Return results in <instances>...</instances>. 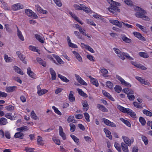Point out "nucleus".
I'll list each match as a JSON object with an SVG mask.
<instances>
[{
  "mask_svg": "<svg viewBox=\"0 0 152 152\" xmlns=\"http://www.w3.org/2000/svg\"><path fill=\"white\" fill-rule=\"evenodd\" d=\"M53 56L56 59L57 62L60 64H64V62L61 59L60 57L55 54L53 55Z\"/></svg>",
  "mask_w": 152,
  "mask_h": 152,
  "instance_id": "42",
  "label": "nucleus"
},
{
  "mask_svg": "<svg viewBox=\"0 0 152 152\" xmlns=\"http://www.w3.org/2000/svg\"><path fill=\"white\" fill-rule=\"evenodd\" d=\"M77 91H78L79 94L81 96L86 98L88 97L87 95L84 93L82 89L79 88L77 89Z\"/></svg>",
  "mask_w": 152,
  "mask_h": 152,
  "instance_id": "35",
  "label": "nucleus"
},
{
  "mask_svg": "<svg viewBox=\"0 0 152 152\" xmlns=\"http://www.w3.org/2000/svg\"><path fill=\"white\" fill-rule=\"evenodd\" d=\"M59 135L62 137L63 140H65L66 139V134L64 132L63 128L61 126H59Z\"/></svg>",
  "mask_w": 152,
  "mask_h": 152,
  "instance_id": "17",
  "label": "nucleus"
},
{
  "mask_svg": "<svg viewBox=\"0 0 152 152\" xmlns=\"http://www.w3.org/2000/svg\"><path fill=\"white\" fill-rule=\"evenodd\" d=\"M101 72L102 73V75L104 77H105L106 76V74L108 73V71L106 69H102L101 70Z\"/></svg>",
  "mask_w": 152,
  "mask_h": 152,
  "instance_id": "54",
  "label": "nucleus"
},
{
  "mask_svg": "<svg viewBox=\"0 0 152 152\" xmlns=\"http://www.w3.org/2000/svg\"><path fill=\"white\" fill-rule=\"evenodd\" d=\"M50 71L51 75V79L54 80L56 79V73L54 70L52 68L50 69Z\"/></svg>",
  "mask_w": 152,
  "mask_h": 152,
  "instance_id": "33",
  "label": "nucleus"
},
{
  "mask_svg": "<svg viewBox=\"0 0 152 152\" xmlns=\"http://www.w3.org/2000/svg\"><path fill=\"white\" fill-rule=\"evenodd\" d=\"M82 104L83 107V110L84 111H87L89 108V106L87 102L86 101H84L82 102Z\"/></svg>",
  "mask_w": 152,
  "mask_h": 152,
  "instance_id": "41",
  "label": "nucleus"
},
{
  "mask_svg": "<svg viewBox=\"0 0 152 152\" xmlns=\"http://www.w3.org/2000/svg\"><path fill=\"white\" fill-rule=\"evenodd\" d=\"M104 131L106 134V135L107 137H108L110 139H112V136L111 135L110 132L107 129L104 128Z\"/></svg>",
  "mask_w": 152,
  "mask_h": 152,
  "instance_id": "36",
  "label": "nucleus"
},
{
  "mask_svg": "<svg viewBox=\"0 0 152 152\" xmlns=\"http://www.w3.org/2000/svg\"><path fill=\"white\" fill-rule=\"evenodd\" d=\"M58 77L63 82L65 83H68L69 81V80L66 77L61 75L58 74Z\"/></svg>",
  "mask_w": 152,
  "mask_h": 152,
  "instance_id": "45",
  "label": "nucleus"
},
{
  "mask_svg": "<svg viewBox=\"0 0 152 152\" xmlns=\"http://www.w3.org/2000/svg\"><path fill=\"white\" fill-rule=\"evenodd\" d=\"M81 45L83 46H84L86 50H88L91 53H94V51L93 49L89 45H86L84 43H81Z\"/></svg>",
  "mask_w": 152,
  "mask_h": 152,
  "instance_id": "43",
  "label": "nucleus"
},
{
  "mask_svg": "<svg viewBox=\"0 0 152 152\" xmlns=\"http://www.w3.org/2000/svg\"><path fill=\"white\" fill-rule=\"evenodd\" d=\"M35 6L36 9L39 12L44 14H46L48 13L47 10H43L39 5H36Z\"/></svg>",
  "mask_w": 152,
  "mask_h": 152,
  "instance_id": "20",
  "label": "nucleus"
},
{
  "mask_svg": "<svg viewBox=\"0 0 152 152\" xmlns=\"http://www.w3.org/2000/svg\"><path fill=\"white\" fill-rule=\"evenodd\" d=\"M4 58L6 62H10L12 61V59L10 57H8L7 55H5Z\"/></svg>",
  "mask_w": 152,
  "mask_h": 152,
  "instance_id": "51",
  "label": "nucleus"
},
{
  "mask_svg": "<svg viewBox=\"0 0 152 152\" xmlns=\"http://www.w3.org/2000/svg\"><path fill=\"white\" fill-rule=\"evenodd\" d=\"M80 4L79 5L77 4H74L73 5V7L76 10H82V7L80 6Z\"/></svg>",
  "mask_w": 152,
  "mask_h": 152,
  "instance_id": "57",
  "label": "nucleus"
},
{
  "mask_svg": "<svg viewBox=\"0 0 152 152\" xmlns=\"http://www.w3.org/2000/svg\"><path fill=\"white\" fill-rule=\"evenodd\" d=\"M37 140V144L38 145H43L44 141L42 137L39 136H38Z\"/></svg>",
  "mask_w": 152,
  "mask_h": 152,
  "instance_id": "32",
  "label": "nucleus"
},
{
  "mask_svg": "<svg viewBox=\"0 0 152 152\" xmlns=\"http://www.w3.org/2000/svg\"><path fill=\"white\" fill-rule=\"evenodd\" d=\"M116 77L117 79L121 82V83L123 85L126 86L127 87H131L132 85L130 83L126 81L121 77L118 75H116Z\"/></svg>",
  "mask_w": 152,
  "mask_h": 152,
  "instance_id": "5",
  "label": "nucleus"
},
{
  "mask_svg": "<svg viewBox=\"0 0 152 152\" xmlns=\"http://www.w3.org/2000/svg\"><path fill=\"white\" fill-rule=\"evenodd\" d=\"M12 8L13 10H17L22 9L20 4L18 3L14 4L12 7Z\"/></svg>",
  "mask_w": 152,
  "mask_h": 152,
  "instance_id": "34",
  "label": "nucleus"
},
{
  "mask_svg": "<svg viewBox=\"0 0 152 152\" xmlns=\"http://www.w3.org/2000/svg\"><path fill=\"white\" fill-rule=\"evenodd\" d=\"M16 54L20 60L23 61L24 63L26 64V61L24 60L25 57L20 51L17 52Z\"/></svg>",
  "mask_w": 152,
  "mask_h": 152,
  "instance_id": "30",
  "label": "nucleus"
},
{
  "mask_svg": "<svg viewBox=\"0 0 152 152\" xmlns=\"http://www.w3.org/2000/svg\"><path fill=\"white\" fill-rule=\"evenodd\" d=\"M69 14L76 21L78 22L81 25L83 24V23L82 22V21L80 20L78 18L74 13L70 12H69Z\"/></svg>",
  "mask_w": 152,
  "mask_h": 152,
  "instance_id": "29",
  "label": "nucleus"
},
{
  "mask_svg": "<svg viewBox=\"0 0 152 152\" xmlns=\"http://www.w3.org/2000/svg\"><path fill=\"white\" fill-rule=\"evenodd\" d=\"M7 119L4 118H0V124L1 125H5L7 123Z\"/></svg>",
  "mask_w": 152,
  "mask_h": 152,
  "instance_id": "48",
  "label": "nucleus"
},
{
  "mask_svg": "<svg viewBox=\"0 0 152 152\" xmlns=\"http://www.w3.org/2000/svg\"><path fill=\"white\" fill-rule=\"evenodd\" d=\"M121 147L122 150L124 152H128L129 149L127 145L124 143H122L121 144Z\"/></svg>",
  "mask_w": 152,
  "mask_h": 152,
  "instance_id": "46",
  "label": "nucleus"
},
{
  "mask_svg": "<svg viewBox=\"0 0 152 152\" xmlns=\"http://www.w3.org/2000/svg\"><path fill=\"white\" fill-rule=\"evenodd\" d=\"M122 24H123L125 28H132L133 27V26L130 24H129L126 23H125L123 22H122Z\"/></svg>",
  "mask_w": 152,
  "mask_h": 152,
  "instance_id": "62",
  "label": "nucleus"
},
{
  "mask_svg": "<svg viewBox=\"0 0 152 152\" xmlns=\"http://www.w3.org/2000/svg\"><path fill=\"white\" fill-rule=\"evenodd\" d=\"M28 49L30 50L37 52L38 53L40 52V50L38 49V48L37 47L32 45H30L28 47Z\"/></svg>",
  "mask_w": 152,
  "mask_h": 152,
  "instance_id": "40",
  "label": "nucleus"
},
{
  "mask_svg": "<svg viewBox=\"0 0 152 152\" xmlns=\"http://www.w3.org/2000/svg\"><path fill=\"white\" fill-rule=\"evenodd\" d=\"M120 120L126 126L129 127H131V124L130 122L126 120H125L123 118H120Z\"/></svg>",
  "mask_w": 152,
  "mask_h": 152,
  "instance_id": "47",
  "label": "nucleus"
},
{
  "mask_svg": "<svg viewBox=\"0 0 152 152\" xmlns=\"http://www.w3.org/2000/svg\"><path fill=\"white\" fill-rule=\"evenodd\" d=\"M120 37L123 41L126 43H130L132 42L131 39L127 37L124 34H121L120 36Z\"/></svg>",
  "mask_w": 152,
  "mask_h": 152,
  "instance_id": "14",
  "label": "nucleus"
},
{
  "mask_svg": "<svg viewBox=\"0 0 152 152\" xmlns=\"http://www.w3.org/2000/svg\"><path fill=\"white\" fill-rule=\"evenodd\" d=\"M37 93L39 96L43 95L47 93L48 91L46 89H41L39 85H38L37 86Z\"/></svg>",
  "mask_w": 152,
  "mask_h": 152,
  "instance_id": "9",
  "label": "nucleus"
},
{
  "mask_svg": "<svg viewBox=\"0 0 152 152\" xmlns=\"http://www.w3.org/2000/svg\"><path fill=\"white\" fill-rule=\"evenodd\" d=\"M132 64L135 66V67L140 69L142 70H145L147 69V68L144 66L142 65L141 64H138L135 62L132 61L131 62Z\"/></svg>",
  "mask_w": 152,
  "mask_h": 152,
  "instance_id": "13",
  "label": "nucleus"
},
{
  "mask_svg": "<svg viewBox=\"0 0 152 152\" xmlns=\"http://www.w3.org/2000/svg\"><path fill=\"white\" fill-rule=\"evenodd\" d=\"M97 107L99 110L104 112H107L108 111V110L104 106L100 104H98Z\"/></svg>",
  "mask_w": 152,
  "mask_h": 152,
  "instance_id": "28",
  "label": "nucleus"
},
{
  "mask_svg": "<svg viewBox=\"0 0 152 152\" xmlns=\"http://www.w3.org/2000/svg\"><path fill=\"white\" fill-rule=\"evenodd\" d=\"M108 10L115 15H117L118 12H120V9L116 6H111L110 7L108 8Z\"/></svg>",
  "mask_w": 152,
  "mask_h": 152,
  "instance_id": "6",
  "label": "nucleus"
},
{
  "mask_svg": "<svg viewBox=\"0 0 152 152\" xmlns=\"http://www.w3.org/2000/svg\"><path fill=\"white\" fill-rule=\"evenodd\" d=\"M16 88V87L15 86L8 87L6 88V91L7 92H12L15 91Z\"/></svg>",
  "mask_w": 152,
  "mask_h": 152,
  "instance_id": "39",
  "label": "nucleus"
},
{
  "mask_svg": "<svg viewBox=\"0 0 152 152\" xmlns=\"http://www.w3.org/2000/svg\"><path fill=\"white\" fill-rule=\"evenodd\" d=\"M102 93L105 96L110 99L111 101H114L115 100L114 99L112 96L109 93L107 92L104 90H102Z\"/></svg>",
  "mask_w": 152,
  "mask_h": 152,
  "instance_id": "26",
  "label": "nucleus"
},
{
  "mask_svg": "<svg viewBox=\"0 0 152 152\" xmlns=\"http://www.w3.org/2000/svg\"><path fill=\"white\" fill-rule=\"evenodd\" d=\"M135 78L142 84H143L146 85H149L150 84L149 82L145 81L144 79L140 77L136 76Z\"/></svg>",
  "mask_w": 152,
  "mask_h": 152,
  "instance_id": "21",
  "label": "nucleus"
},
{
  "mask_svg": "<svg viewBox=\"0 0 152 152\" xmlns=\"http://www.w3.org/2000/svg\"><path fill=\"white\" fill-rule=\"evenodd\" d=\"M117 107L120 111L122 112L126 113L133 118H135L136 117V115L135 113L133 112L131 109L125 108L119 104L117 105Z\"/></svg>",
  "mask_w": 152,
  "mask_h": 152,
  "instance_id": "3",
  "label": "nucleus"
},
{
  "mask_svg": "<svg viewBox=\"0 0 152 152\" xmlns=\"http://www.w3.org/2000/svg\"><path fill=\"white\" fill-rule=\"evenodd\" d=\"M72 53L78 61L80 62H82V58L78 53L75 51H73Z\"/></svg>",
  "mask_w": 152,
  "mask_h": 152,
  "instance_id": "27",
  "label": "nucleus"
},
{
  "mask_svg": "<svg viewBox=\"0 0 152 152\" xmlns=\"http://www.w3.org/2000/svg\"><path fill=\"white\" fill-rule=\"evenodd\" d=\"M82 7V10L86 12H90L91 10L88 7H83V4H80Z\"/></svg>",
  "mask_w": 152,
  "mask_h": 152,
  "instance_id": "61",
  "label": "nucleus"
},
{
  "mask_svg": "<svg viewBox=\"0 0 152 152\" xmlns=\"http://www.w3.org/2000/svg\"><path fill=\"white\" fill-rule=\"evenodd\" d=\"M113 49L118 56L122 60H124L125 59V57L130 60H132L134 59L133 58L131 57L129 54L127 53H122L117 48H114Z\"/></svg>",
  "mask_w": 152,
  "mask_h": 152,
  "instance_id": "2",
  "label": "nucleus"
},
{
  "mask_svg": "<svg viewBox=\"0 0 152 152\" xmlns=\"http://www.w3.org/2000/svg\"><path fill=\"white\" fill-rule=\"evenodd\" d=\"M143 113L147 116L151 117L152 116V113L146 110H142Z\"/></svg>",
  "mask_w": 152,
  "mask_h": 152,
  "instance_id": "50",
  "label": "nucleus"
},
{
  "mask_svg": "<svg viewBox=\"0 0 152 152\" xmlns=\"http://www.w3.org/2000/svg\"><path fill=\"white\" fill-rule=\"evenodd\" d=\"M28 130V127L27 126H23L17 128L16 130L20 132H25Z\"/></svg>",
  "mask_w": 152,
  "mask_h": 152,
  "instance_id": "37",
  "label": "nucleus"
},
{
  "mask_svg": "<svg viewBox=\"0 0 152 152\" xmlns=\"http://www.w3.org/2000/svg\"><path fill=\"white\" fill-rule=\"evenodd\" d=\"M89 77L90 78L91 82L93 85L95 86L96 87L99 86V83L96 79L92 77L91 76H89Z\"/></svg>",
  "mask_w": 152,
  "mask_h": 152,
  "instance_id": "25",
  "label": "nucleus"
},
{
  "mask_svg": "<svg viewBox=\"0 0 152 152\" xmlns=\"http://www.w3.org/2000/svg\"><path fill=\"white\" fill-rule=\"evenodd\" d=\"M5 116L8 119H10L11 120H15L16 116L15 114L13 115L12 113H7L5 114Z\"/></svg>",
  "mask_w": 152,
  "mask_h": 152,
  "instance_id": "15",
  "label": "nucleus"
},
{
  "mask_svg": "<svg viewBox=\"0 0 152 152\" xmlns=\"http://www.w3.org/2000/svg\"><path fill=\"white\" fill-rule=\"evenodd\" d=\"M37 61L42 65L44 67H45L46 66V63L45 61H43L41 58H38L37 59Z\"/></svg>",
  "mask_w": 152,
  "mask_h": 152,
  "instance_id": "44",
  "label": "nucleus"
},
{
  "mask_svg": "<svg viewBox=\"0 0 152 152\" xmlns=\"http://www.w3.org/2000/svg\"><path fill=\"white\" fill-rule=\"evenodd\" d=\"M139 55L141 57L144 58H147L149 56L147 53L144 52H140L139 53Z\"/></svg>",
  "mask_w": 152,
  "mask_h": 152,
  "instance_id": "49",
  "label": "nucleus"
},
{
  "mask_svg": "<svg viewBox=\"0 0 152 152\" xmlns=\"http://www.w3.org/2000/svg\"><path fill=\"white\" fill-rule=\"evenodd\" d=\"M17 28V34L19 38L21 40L23 41L24 40V37L22 34V32L19 30L17 26H16Z\"/></svg>",
  "mask_w": 152,
  "mask_h": 152,
  "instance_id": "16",
  "label": "nucleus"
},
{
  "mask_svg": "<svg viewBox=\"0 0 152 152\" xmlns=\"http://www.w3.org/2000/svg\"><path fill=\"white\" fill-rule=\"evenodd\" d=\"M107 86L110 88H112L113 87V84L110 81H108L106 82Z\"/></svg>",
  "mask_w": 152,
  "mask_h": 152,
  "instance_id": "64",
  "label": "nucleus"
},
{
  "mask_svg": "<svg viewBox=\"0 0 152 152\" xmlns=\"http://www.w3.org/2000/svg\"><path fill=\"white\" fill-rule=\"evenodd\" d=\"M24 136V134L20 132L16 133L14 135V137L15 138H18L20 139H23Z\"/></svg>",
  "mask_w": 152,
  "mask_h": 152,
  "instance_id": "31",
  "label": "nucleus"
},
{
  "mask_svg": "<svg viewBox=\"0 0 152 152\" xmlns=\"http://www.w3.org/2000/svg\"><path fill=\"white\" fill-rule=\"evenodd\" d=\"M110 22L113 24L117 26L119 28H121L122 27V22H119L117 20H110Z\"/></svg>",
  "mask_w": 152,
  "mask_h": 152,
  "instance_id": "12",
  "label": "nucleus"
},
{
  "mask_svg": "<svg viewBox=\"0 0 152 152\" xmlns=\"http://www.w3.org/2000/svg\"><path fill=\"white\" fill-rule=\"evenodd\" d=\"M102 121L106 125L108 126L113 127H116V124L113 122H111L110 121L106 118H103Z\"/></svg>",
  "mask_w": 152,
  "mask_h": 152,
  "instance_id": "8",
  "label": "nucleus"
},
{
  "mask_svg": "<svg viewBox=\"0 0 152 152\" xmlns=\"http://www.w3.org/2000/svg\"><path fill=\"white\" fill-rule=\"evenodd\" d=\"M73 94V92L72 91H70L68 96L69 100L70 102H75V97Z\"/></svg>",
  "mask_w": 152,
  "mask_h": 152,
  "instance_id": "23",
  "label": "nucleus"
},
{
  "mask_svg": "<svg viewBox=\"0 0 152 152\" xmlns=\"http://www.w3.org/2000/svg\"><path fill=\"white\" fill-rule=\"evenodd\" d=\"M122 138L126 144H127L128 146H130L131 144L133 143L134 141V139L132 138L129 139L127 137L123 136Z\"/></svg>",
  "mask_w": 152,
  "mask_h": 152,
  "instance_id": "7",
  "label": "nucleus"
},
{
  "mask_svg": "<svg viewBox=\"0 0 152 152\" xmlns=\"http://www.w3.org/2000/svg\"><path fill=\"white\" fill-rule=\"evenodd\" d=\"M71 137L72 138L73 140L77 144H78L79 142V139L77 137L71 134L70 135Z\"/></svg>",
  "mask_w": 152,
  "mask_h": 152,
  "instance_id": "60",
  "label": "nucleus"
},
{
  "mask_svg": "<svg viewBox=\"0 0 152 152\" xmlns=\"http://www.w3.org/2000/svg\"><path fill=\"white\" fill-rule=\"evenodd\" d=\"M27 74L30 77L34 79H35L36 78V77L35 75L31 71L30 68H28L27 69Z\"/></svg>",
  "mask_w": 152,
  "mask_h": 152,
  "instance_id": "22",
  "label": "nucleus"
},
{
  "mask_svg": "<svg viewBox=\"0 0 152 152\" xmlns=\"http://www.w3.org/2000/svg\"><path fill=\"white\" fill-rule=\"evenodd\" d=\"M133 34L135 37L139 40L143 41H146L145 38L140 33L136 31H134L133 32Z\"/></svg>",
  "mask_w": 152,
  "mask_h": 152,
  "instance_id": "10",
  "label": "nucleus"
},
{
  "mask_svg": "<svg viewBox=\"0 0 152 152\" xmlns=\"http://www.w3.org/2000/svg\"><path fill=\"white\" fill-rule=\"evenodd\" d=\"M122 91L127 94V95L130 94H134V91L132 89L129 88H124L122 90Z\"/></svg>",
  "mask_w": 152,
  "mask_h": 152,
  "instance_id": "19",
  "label": "nucleus"
},
{
  "mask_svg": "<svg viewBox=\"0 0 152 152\" xmlns=\"http://www.w3.org/2000/svg\"><path fill=\"white\" fill-rule=\"evenodd\" d=\"M34 37L36 39L38 40L39 42L42 43H43L44 42V38L37 34H36L34 35Z\"/></svg>",
  "mask_w": 152,
  "mask_h": 152,
  "instance_id": "24",
  "label": "nucleus"
},
{
  "mask_svg": "<svg viewBox=\"0 0 152 152\" xmlns=\"http://www.w3.org/2000/svg\"><path fill=\"white\" fill-rule=\"evenodd\" d=\"M137 26L142 31L144 32H146V28L143 26L137 23L136 24Z\"/></svg>",
  "mask_w": 152,
  "mask_h": 152,
  "instance_id": "52",
  "label": "nucleus"
},
{
  "mask_svg": "<svg viewBox=\"0 0 152 152\" xmlns=\"http://www.w3.org/2000/svg\"><path fill=\"white\" fill-rule=\"evenodd\" d=\"M74 116L72 115L69 116L67 119V121L68 123L73 122L74 121Z\"/></svg>",
  "mask_w": 152,
  "mask_h": 152,
  "instance_id": "63",
  "label": "nucleus"
},
{
  "mask_svg": "<svg viewBox=\"0 0 152 152\" xmlns=\"http://www.w3.org/2000/svg\"><path fill=\"white\" fill-rule=\"evenodd\" d=\"M75 76L77 81L81 85L87 86V83L86 82L78 75L75 74Z\"/></svg>",
  "mask_w": 152,
  "mask_h": 152,
  "instance_id": "11",
  "label": "nucleus"
},
{
  "mask_svg": "<svg viewBox=\"0 0 152 152\" xmlns=\"http://www.w3.org/2000/svg\"><path fill=\"white\" fill-rule=\"evenodd\" d=\"M13 69L16 72L19 74L22 75H23V73L21 69L17 66H14L13 68Z\"/></svg>",
  "mask_w": 152,
  "mask_h": 152,
  "instance_id": "38",
  "label": "nucleus"
},
{
  "mask_svg": "<svg viewBox=\"0 0 152 152\" xmlns=\"http://www.w3.org/2000/svg\"><path fill=\"white\" fill-rule=\"evenodd\" d=\"M134 9L136 12L135 15L136 17L142 18L144 20H150L149 17L145 15L147 14V12L142 8L138 6H135Z\"/></svg>",
  "mask_w": 152,
  "mask_h": 152,
  "instance_id": "1",
  "label": "nucleus"
},
{
  "mask_svg": "<svg viewBox=\"0 0 152 152\" xmlns=\"http://www.w3.org/2000/svg\"><path fill=\"white\" fill-rule=\"evenodd\" d=\"M6 109L9 111H12L14 110V107L12 105H9L5 107Z\"/></svg>",
  "mask_w": 152,
  "mask_h": 152,
  "instance_id": "56",
  "label": "nucleus"
},
{
  "mask_svg": "<svg viewBox=\"0 0 152 152\" xmlns=\"http://www.w3.org/2000/svg\"><path fill=\"white\" fill-rule=\"evenodd\" d=\"M141 138L142 140L144 142L145 145H147L148 143V141L147 138L145 136L141 135Z\"/></svg>",
  "mask_w": 152,
  "mask_h": 152,
  "instance_id": "58",
  "label": "nucleus"
},
{
  "mask_svg": "<svg viewBox=\"0 0 152 152\" xmlns=\"http://www.w3.org/2000/svg\"><path fill=\"white\" fill-rule=\"evenodd\" d=\"M67 40L69 47L72 48H77V46L76 44H74L71 42L70 37L69 36L67 37Z\"/></svg>",
  "mask_w": 152,
  "mask_h": 152,
  "instance_id": "18",
  "label": "nucleus"
},
{
  "mask_svg": "<svg viewBox=\"0 0 152 152\" xmlns=\"http://www.w3.org/2000/svg\"><path fill=\"white\" fill-rule=\"evenodd\" d=\"M52 140L56 144L58 145H60L61 142L59 139L57 138L56 137H53L52 138Z\"/></svg>",
  "mask_w": 152,
  "mask_h": 152,
  "instance_id": "59",
  "label": "nucleus"
},
{
  "mask_svg": "<svg viewBox=\"0 0 152 152\" xmlns=\"http://www.w3.org/2000/svg\"><path fill=\"white\" fill-rule=\"evenodd\" d=\"M25 11L26 14L30 17L34 19H37L38 17L35 13L29 9L25 10Z\"/></svg>",
  "mask_w": 152,
  "mask_h": 152,
  "instance_id": "4",
  "label": "nucleus"
},
{
  "mask_svg": "<svg viewBox=\"0 0 152 152\" xmlns=\"http://www.w3.org/2000/svg\"><path fill=\"white\" fill-rule=\"evenodd\" d=\"M53 109L54 110V112L59 115H61L62 114L58 110V108L56 107L53 106L52 107Z\"/></svg>",
  "mask_w": 152,
  "mask_h": 152,
  "instance_id": "53",
  "label": "nucleus"
},
{
  "mask_svg": "<svg viewBox=\"0 0 152 152\" xmlns=\"http://www.w3.org/2000/svg\"><path fill=\"white\" fill-rule=\"evenodd\" d=\"M31 116L33 119L36 120L38 119V117L36 115L34 110L31 112Z\"/></svg>",
  "mask_w": 152,
  "mask_h": 152,
  "instance_id": "55",
  "label": "nucleus"
}]
</instances>
